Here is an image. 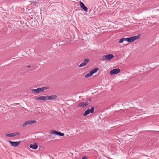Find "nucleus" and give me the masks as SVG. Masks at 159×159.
Segmentation results:
<instances>
[{"label":"nucleus","instance_id":"nucleus-1","mask_svg":"<svg viewBox=\"0 0 159 159\" xmlns=\"http://www.w3.org/2000/svg\"><path fill=\"white\" fill-rule=\"evenodd\" d=\"M114 57V56L113 55L108 54L107 55H104L102 58V60L105 61H110Z\"/></svg>","mask_w":159,"mask_h":159},{"label":"nucleus","instance_id":"nucleus-2","mask_svg":"<svg viewBox=\"0 0 159 159\" xmlns=\"http://www.w3.org/2000/svg\"><path fill=\"white\" fill-rule=\"evenodd\" d=\"M140 35L138 34L136 36H134L129 38H127V41L128 42H134L139 38Z\"/></svg>","mask_w":159,"mask_h":159},{"label":"nucleus","instance_id":"nucleus-3","mask_svg":"<svg viewBox=\"0 0 159 159\" xmlns=\"http://www.w3.org/2000/svg\"><path fill=\"white\" fill-rule=\"evenodd\" d=\"M94 107H92L91 108L88 109L83 114V115L84 116H86L88 114L90 113H94Z\"/></svg>","mask_w":159,"mask_h":159},{"label":"nucleus","instance_id":"nucleus-4","mask_svg":"<svg viewBox=\"0 0 159 159\" xmlns=\"http://www.w3.org/2000/svg\"><path fill=\"white\" fill-rule=\"evenodd\" d=\"M120 70L119 68H115L111 70L110 73L111 75L116 74L120 73Z\"/></svg>","mask_w":159,"mask_h":159},{"label":"nucleus","instance_id":"nucleus-5","mask_svg":"<svg viewBox=\"0 0 159 159\" xmlns=\"http://www.w3.org/2000/svg\"><path fill=\"white\" fill-rule=\"evenodd\" d=\"M36 122L35 120H29L25 121L24 123L22 125L23 127L25 126L28 125H30L32 124H34Z\"/></svg>","mask_w":159,"mask_h":159},{"label":"nucleus","instance_id":"nucleus-6","mask_svg":"<svg viewBox=\"0 0 159 159\" xmlns=\"http://www.w3.org/2000/svg\"><path fill=\"white\" fill-rule=\"evenodd\" d=\"M9 142L10 143L11 145L15 147L18 146L21 143L20 141L12 142L10 140L9 141Z\"/></svg>","mask_w":159,"mask_h":159},{"label":"nucleus","instance_id":"nucleus-7","mask_svg":"<svg viewBox=\"0 0 159 159\" xmlns=\"http://www.w3.org/2000/svg\"><path fill=\"white\" fill-rule=\"evenodd\" d=\"M89 60L88 58L85 59L84 61V62L81 63L79 66V67H81L84 66H85L89 62Z\"/></svg>","mask_w":159,"mask_h":159},{"label":"nucleus","instance_id":"nucleus-8","mask_svg":"<svg viewBox=\"0 0 159 159\" xmlns=\"http://www.w3.org/2000/svg\"><path fill=\"white\" fill-rule=\"evenodd\" d=\"M35 99L37 100H43L44 101H46L47 100V96H41L36 97Z\"/></svg>","mask_w":159,"mask_h":159},{"label":"nucleus","instance_id":"nucleus-9","mask_svg":"<svg viewBox=\"0 0 159 159\" xmlns=\"http://www.w3.org/2000/svg\"><path fill=\"white\" fill-rule=\"evenodd\" d=\"M81 7L85 11L87 12L88 8L84 4L81 2H80Z\"/></svg>","mask_w":159,"mask_h":159},{"label":"nucleus","instance_id":"nucleus-10","mask_svg":"<svg viewBox=\"0 0 159 159\" xmlns=\"http://www.w3.org/2000/svg\"><path fill=\"white\" fill-rule=\"evenodd\" d=\"M47 100H52L56 99L57 96L56 95H52L51 96H47Z\"/></svg>","mask_w":159,"mask_h":159},{"label":"nucleus","instance_id":"nucleus-11","mask_svg":"<svg viewBox=\"0 0 159 159\" xmlns=\"http://www.w3.org/2000/svg\"><path fill=\"white\" fill-rule=\"evenodd\" d=\"M30 148L35 150L37 148L38 145L36 143H35L33 144H30Z\"/></svg>","mask_w":159,"mask_h":159},{"label":"nucleus","instance_id":"nucleus-12","mask_svg":"<svg viewBox=\"0 0 159 159\" xmlns=\"http://www.w3.org/2000/svg\"><path fill=\"white\" fill-rule=\"evenodd\" d=\"M88 104L87 102H86V103H84V102H82L79 104V106L80 107H83L85 106H86V105H87Z\"/></svg>","mask_w":159,"mask_h":159},{"label":"nucleus","instance_id":"nucleus-13","mask_svg":"<svg viewBox=\"0 0 159 159\" xmlns=\"http://www.w3.org/2000/svg\"><path fill=\"white\" fill-rule=\"evenodd\" d=\"M98 70L99 68H95L93 70H91V71L92 74L93 75V74L96 73Z\"/></svg>","mask_w":159,"mask_h":159},{"label":"nucleus","instance_id":"nucleus-14","mask_svg":"<svg viewBox=\"0 0 159 159\" xmlns=\"http://www.w3.org/2000/svg\"><path fill=\"white\" fill-rule=\"evenodd\" d=\"M6 136L7 137H13L15 136V135L14 133H11L10 134H6Z\"/></svg>","mask_w":159,"mask_h":159},{"label":"nucleus","instance_id":"nucleus-15","mask_svg":"<svg viewBox=\"0 0 159 159\" xmlns=\"http://www.w3.org/2000/svg\"><path fill=\"white\" fill-rule=\"evenodd\" d=\"M58 133L59 132L54 130H52L51 132V134H52L55 135H58Z\"/></svg>","mask_w":159,"mask_h":159},{"label":"nucleus","instance_id":"nucleus-16","mask_svg":"<svg viewBox=\"0 0 159 159\" xmlns=\"http://www.w3.org/2000/svg\"><path fill=\"white\" fill-rule=\"evenodd\" d=\"M31 90L32 92L36 93H39L38 88H37V89H31Z\"/></svg>","mask_w":159,"mask_h":159},{"label":"nucleus","instance_id":"nucleus-17","mask_svg":"<svg viewBox=\"0 0 159 159\" xmlns=\"http://www.w3.org/2000/svg\"><path fill=\"white\" fill-rule=\"evenodd\" d=\"M93 75L90 71L89 73H87L85 75V78H87Z\"/></svg>","mask_w":159,"mask_h":159},{"label":"nucleus","instance_id":"nucleus-18","mask_svg":"<svg viewBox=\"0 0 159 159\" xmlns=\"http://www.w3.org/2000/svg\"><path fill=\"white\" fill-rule=\"evenodd\" d=\"M38 89L39 90V92H43L44 90L43 87H42V88H38Z\"/></svg>","mask_w":159,"mask_h":159},{"label":"nucleus","instance_id":"nucleus-19","mask_svg":"<svg viewBox=\"0 0 159 159\" xmlns=\"http://www.w3.org/2000/svg\"><path fill=\"white\" fill-rule=\"evenodd\" d=\"M58 135L60 136H63L64 135V134L63 133L59 132Z\"/></svg>","mask_w":159,"mask_h":159},{"label":"nucleus","instance_id":"nucleus-20","mask_svg":"<svg viewBox=\"0 0 159 159\" xmlns=\"http://www.w3.org/2000/svg\"><path fill=\"white\" fill-rule=\"evenodd\" d=\"M43 87L44 90L49 89L50 88L48 86H44Z\"/></svg>","mask_w":159,"mask_h":159},{"label":"nucleus","instance_id":"nucleus-21","mask_svg":"<svg viewBox=\"0 0 159 159\" xmlns=\"http://www.w3.org/2000/svg\"><path fill=\"white\" fill-rule=\"evenodd\" d=\"M14 134L15 135V136L16 135L19 136L20 134V132H17L14 133Z\"/></svg>","mask_w":159,"mask_h":159},{"label":"nucleus","instance_id":"nucleus-22","mask_svg":"<svg viewBox=\"0 0 159 159\" xmlns=\"http://www.w3.org/2000/svg\"><path fill=\"white\" fill-rule=\"evenodd\" d=\"M122 39V40H123V42L124 41H127V38H122L121 39Z\"/></svg>","mask_w":159,"mask_h":159},{"label":"nucleus","instance_id":"nucleus-23","mask_svg":"<svg viewBox=\"0 0 159 159\" xmlns=\"http://www.w3.org/2000/svg\"><path fill=\"white\" fill-rule=\"evenodd\" d=\"M123 42V41L122 39H120V40L119 41V43H122Z\"/></svg>","mask_w":159,"mask_h":159},{"label":"nucleus","instance_id":"nucleus-24","mask_svg":"<svg viewBox=\"0 0 159 159\" xmlns=\"http://www.w3.org/2000/svg\"><path fill=\"white\" fill-rule=\"evenodd\" d=\"M82 159H87V158L86 156H84L82 157Z\"/></svg>","mask_w":159,"mask_h":159},{"label":"nucleus","instance_id":"nucleus-25","mask_svg":"<svg viewBox=\"0 0 159 159\" xmlns=\"http://www.w3.org/2000/svg\"><path fill=\"white\" fill-rule=\"evenodd\" d=\"M33 2L34 3V4H35V3H37V2L36 1Z\"/></svg>","mask_w":159,"mask_h":159},{"label":"nucleus","instance_id":"nucleus-26","mask_svg":"<svg viewBox=\"0 0 159 159\" xmlns=\"http://www.w3.org/2000/svg\"><path fill=\"white\" fill-rule=\"evenodd\" d=\"M27 67L29 68L31 67V66L30 65H28L27 66Z\"/></svg>","mask_w":159,"mask_h":159},{"label":"nucleus","instance_id":"nucleus-27","mask_svg":"<svg viewBox=\"0 0 159 159\" xmlns=\"http://www.w3.org/2000/svg\"><path fill=\"white\" fill-rule=\"evenodd\" d=\"M29 2H32V1H29Z\"/></svg>","mask_w":159,"mask_h":159}]
</instances>
